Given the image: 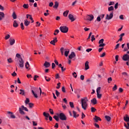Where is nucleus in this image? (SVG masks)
I'll use <instances>...</instances> for the list:
<instances>
[{
	"label": "nucleus",
	"mask_w": 129,
	"mask_h": 129,
	"mask_svg": "<svg viewBox=\"0 0 129 129\" xmlns=\"http://www.w3.org/2000/svg\"><path fill=\"white\" fill-rule=\"evenodd\" d=\"M122 75L123 76V78H124V80H126V79H127V78H128V77H129V75H128V74H127V73H126V72L122 73Z\"/></svg>",
	"instance_id": "obj_9"
},
{
	"label": "nucleus",
	"mask_w": 129,
	"mask_h": 129,
	"mask_svg": "<svg viewBox=\"0 0 129 129\" xmlns=\"http://www.w3.org/2000/svg\"><path fill=\"white\" fill-rule=\"evenodd\" d=\"M95 40V37H94V35H93L91 36V41L93 42Z\"/></svg>",
	"instance_id": "obj_54"
},
{
	"label": "nucleus",
	"mask_w": 129,
	"mask_h": 129,
	"mask_svg": "<svg viewBox=\"0 0 129 129\" xmlns=\"http://www.w3.org/2000/svg\"><path fill=\"white\" fill-rule=\"evenodd\" d=\"M86 52L88 53H89V52H91V51H92V48H88L86 49Z\"/></svg>",
	"instance_id": "obj_56"
},
{
	"label": "nucleus",
	"mask_w": 129,
	"mask_h": 129,
	"mask_svg": "<svg viewBox=\"0 0 129 129\" xmlns=\"http://www.w3.org/2000/svg\"><path fill=\"white\" fill-rule=\"evenodd\" d=\"M7 61L8 63H13V59H12V58H8Z\"/></svg>",
	"instance_id": "obj_46"
},
{
	"label": "nucleus",
	"mask_w": 129,
	"mask_h": 129,
	"mask_svg": "<svg viewBox=\"0 0 129 129\" xmlns=\"http://www.w3.org/2000/svg\"><path fill=\"white\" fill-rule=\"evenodd\" d=\"M76 56V54H75V52H72L71 54L69 56V58L70 59H72L73 58H74V57Z\"/></svg>",
	"instance_id": "obj_15"
},
{
	"label": "nucleus",
	"mask_w": 129,
	"mask_h": 129,
	"mask_svg": "<svg viewBox=\"0 0 129 129\" xmlns=\"http://www.w3.org/2000/svg\"><path fill=\"white\" fill-rule=\"evenodd\" d=\"M16 57H17V58H15L16 59H19L20 58H22V57H21V54H19V53H17L16 54Z\"/></svg>",
	"instance_id": "obj_51"
},
{
	"label": "nucleus",
	"mask_w": 129,
	"mask_h": 129,
	"mask_svg": "<svg viewBox=\"0 0 129 129\" xmlns=\"http://www.w3.org/2000/svg\"><path fill=\"white\" fill-rule=\"evenodd\" d=\"M57 42H58V40H57V37H54V38L53 39V40H52L51 41H50V44H51V45H53V46H55V43H57Z\"/></svg>",
	"instance_id": "obj_10"
},
{
	"label": "nucleus",
	"mask_w": 129,
	"mask_h": 129,
	"mask_svg": "<svg viewBox=\"0 0 129 129\" xmlns=\"http://www.w3.org/2000/svg\"><path fill=\"white\" fill-rule=\"evenodd\" d=\"M105 46V44L103 43H100L99 45V47H104Z\"/></svg>",
	"instance_id": "obj_53"
},
{
	"label": "nucleus",
	"mask_w": 129,
	"mask_h": 129,
	"mask_svg": "<svg viewBox=\"0 0 129 129\" xmlns=\"http://www.w3.org/2000/svg\"><path fill=\"white\" fill-rule=\"evenodd\" d=\"M89 69V62L86 61L85 63V70H88Z\"/></svg>",
	"instance_id": "obj_11"
},
{
	"label": "nucleus",
	"mask_w": 129,
	"mask_h": 129,
	"mask_svg": "<svg viewBox=\"0 0 129 129\" xmlns=\"http://www.w3.org/2000/svg\"><path fill=\"white\" fill-rule=\"evenodd\" d=\"M80 79H81V80H84V76H83V75H81V76H80Z\"/></svg>",
	"instance_id": "obj_64"
},
{
	"label": "nucleus",
	"mask_w": 129,
	"mask_h": 129,
	"mask_svg": "<svg viewBox=\"0 0 129 129\" xmlns=\"http://www.w3.org/2000/svg\"><path fill=\"white\" fill-rule=\"evenodd\" d=\"M58 7H59V3L56 1L54 2V5L53 6V9H57Z\"/></svg>",
	"instance_id": "obj_19"
},
{
	"label": "nucleus",
	"mask_w": 129,
	"mask_h": 129,
	"mask_svg": "<svg viewBox=\"0 0 129 129\" xmlns=\"http://www.w3.org/2000/svg\"><path fill=\"white\" fill-rule=\"evenodd\" d=\"M32 123L33 125H34V126H37V125H38V123H36V122H35L34 121H33Z\"/></svg>",
	"instance_id": "obj_57"
},
{
	"label": "nucleus",
	"mask_w": 129,
	"mask_h": 129,
	"mask_svg": "<svg viewBox=\"0 0 129 129\" xmlns=\"http://www.w3.org/2000/svg\"><path fill=\"white\" fill-rule=\"evenodd\" d=\"M31 91L34 97H35V98H38V95L35 93V92L34 91V90H32Z\"/></svg>",
	"instance_id": "obj_34"
},
{
	"label": "nucleus",
	"mask_w": 129,
	"mask_h": 129,
	"mask_svg": "<svg viewBox=\"0 0 129 129\" xmlns=\"http://www.w3.org/2000/svg\"><path fill=\"white\" fill-rule=\"evenodd\" d=\"M8 114H11V118H16V116L15 115L13 114V112L11 111H8Z\"/></svg>",
	"instance_id": "obj_25"
},
{
	"label": "nucleus",
	"mask_w": 129,
	"mask_h": 129,
	"mask_svg": "<svg viewBox=\"0 0 129 129\" xmlns=\"http://www.w3.org/2000/svg\"><path fill=\"white\" fill-rule=\"evenodd\" d=\"M25 67L26 69H29V67H30V64L29 63V62H26V63H25Z\"/></svg>",
	"instance_id": "obj_32"
},
{
	"label": "nucleus",
	"mask_w": 129,
	"mask_h": 129,
	"mask_svg": "<svg viewBox=\"0 0 129 129\" xmlns=\"http://www.w3.org/2000/svg\"><path fill=\"white\" fill-rule=\"evenodd\" d=\"M97 22H100V21H101V18H100V16H99L97 18Z\"/></svg>",
	"instance_id": "obj_60"
},
{
	"label": "nucleus",
	"mask_w": 129,
	"mask_h": 129,
	"mask_svg": "<svg viewBox=\"0 0 129 129\" xmlns=\"http://www.w3.org/2000/svg\"><path fill=\"white\" fill-rule=\"evenodd\" d=\"M73 75L74 77H75V78H77V74H76V72H74Z\"/></svg>",
	"instance_id": "obj_55"
},
{
	"label": "nucleus",
	"mask_w": 129,
	"mask_h": 129,
	"mask_svg": "<svg viewBox=\"0 0 129 129\" xmlns=\"http://www.w3.org/2000/svg\"><path fill=\"white\" fill-rule=\"evenodd\" d=\"M20 26H21V28L22 29V30H24V23H21V24H20Z\"/></svg>",
	"instance_id": "obj_61"
},
{
	"label": "nucleus",
	"mask_w": 129,
	"mask_h": 129,
	"mask_svg": "<svg viewBox=\"0 0 129 129\" xmlns=\"http://www.w3.org/2000/svg\"><path fill=\"white\" fill-rule=\"evenodd\" d=\"M15 62L16 65H19V67L21 68H23L24 67V64H25V61L23 58H20L19 59H15Z\"/></svg>",
	"instance_id": "obj_2"
},
{
	"label": "nucleus",
	"mask_w": 129,
	"mask_h": 129,
	"mask_svg": "<svg viewBox=\"0 0 129 129\" xmlns=\"http://www.w3.org/2000/svg\"><path fill=\"white\" fill-rule=\"evenodd\" d=\"M10 38H11V35H10V34H7V35L5 37V40H9Z\"/></svg>",
	"instance_id": "obj_37"
},
{
	"label": "nucleus",
	"mask_w": 129,
	"mask_h": 129,
	"mask_svg": "<svg viewBox=\"0 0 129 129\" xmlns=\"http://www.w3.org/2000/svg\"><path fill=\"white\" fill-rule=\"evenodd\" d=\"M94 119L95 121H96V122H98V120L101 121V118L97 116H95V117H94Z\"/></svg>",
	"instance_id": "obj_16"
},
{
	"label": "nucleus",
	"mask_w": 129,
	"mask_h": 129,
	"mask_svg": "<svg viewBox=\"0 0 129 129\" xmlns=\"http://www.w3.org/2000/svg\"><path fill=\"white\" fill-rule=\"evenodd\" d=\"M53 118L55 119L56 121H59V117H58V116L54 115Z\"/></svg>",
	"instance_id": "obj_38"
},
{
	"label": "nucleus",
	"mask_w": 129,
	"mask_h": 129,
	"mask_svg": "<svg viewBox=\"0 0 129 129\" xmlns=\"http://www.w3.org/2000/svg\"><path fill=\"white\" fill-rule=\"evenodd\" d=\"M104 42V39L103 38H102L99 41V44H102Z\"/></svg>",
	"instance_id": "obj_50"
},
{
	"label": "nucleus",
	"mask_w": 129,
	"mask_h": 129,
	"mask_svg": "<svg viewBox=\"0 0 129 129\" xmlns=\"http://www.w3.org/2000/svg\"><path fill=\"white\" fill-rule=\"evenodd\" d=\"M43 115L45 117H49V116H50V114H49V113H46L45 112H43Z\"/></svg>",
	"instance_id": "obj_28"
},
{
	"label": "nucleus",
	"mask_w": 129,
	"mask_h": 129,
	"mask_svg": "<svg viewBox=\"0 0 129 129\" xmlns=\"http://www.w3.org/2000/svg\"><path fill=\"white\" fill-rule=\"evenodd\" d=\"M59 30L60 32H61V33H68V31L69 29L68 28V27H67V26H60L59 27Z\"/></svg>",
	"instance_id": "obj_4"
},
{
	"label": "nucleus",
	"mask_w": 129,
	"mask_h": 129,
	"mask_svg": "<svg viewBox=\"0 0 129 129\" xmlns=\"http://www.w3.org/2000/svg\"><path fill=\"white\" fill-rule=\"evenodd\" d=\"M70 52V49H67V50H66L65 51H64V56H66V57H68V54H69Z\"/></svg>",
	"instance_id": "obj_20"
},
{
	"label": "nucleus",
	"mask_w": 129,
	"mask_h": 129,
	"mask_svg": "<svg viewBox=\"0 0 129 129\" xmlns=\"http://www.w3.org/2000/svg\"><path fill=\"white\" fill-rule=\"evenodd\" d=\"M23 110H25V111H29V110L27 107H25L24 105H22L21 107H19V111L20 114H25V112Z\"/></svg>",
	"instance_id": "obj_3"
},
{
	"label": "nucleus",
	"mask_w": 129,
	"mask_h": 129,
	"mask_svg": "<svg viewBox=\"0 0 129 129\" xmlns=\"http://www.w3.org/2000/svg\"><path fill=\"white\" fill-rule=\"evenodd\" d=\"M118 47H119V43H118L116 45V46H115V50L118 49Z\"/></svg>",
	"instance_id": "obj_58"
},
{
	"label": "nucleus",
	"mask_w": 129,
	"mask_h": 129,
	"mask_svg": "<svg viewBox=\"0 0 129 129\" xmlns=\"http://www.w3.org/2000/svg\"><path fill=\"white\" fill-rule=\"evenodd\" d=\"M81 101L82 104V108L84 110H86V108H87V106H88V104H87L88 99H87V97H86L84 98H82Z\"/></svg>",
	"instance_id": "obj_1"
},
{
	"label": "nucleus",
	"mask_w": 129,
	"mask_h": 129,
	"mask_svg": "<svg viewBox=\"0 0 129 129\" xmlns=\"http://www.w3.org/2000/svg\"><path fill=\"white\" fill-rule=\"evenodd\" d=\"M73 113L74 114V116L73 117L75 118H76V117H78V116H79V114H77V113L76 112V111H73Z\"/></svg>",
	"instance_id": "obj_21"
},
{
	"label": "nucleus",
	"mask_w": 129,
	"mask_h": 129,
	"mask_svg": "<svg viewBox=\"0 0 129 129\" xmlns=\"http://www.w3.org/2000/svg\"><path fill=\"white\" fill-rule=\"evenodd\" d=\"M49 112L51 114H54V112L52 109H49Z\"/></svg>",
	"instance_id": "obj_62"
},
{
	"label": "nucleus",
	"mask_w": 129,
	"mask_h": 129,
	"mask_svg": "<svg viewBox=\"0 0 129 129\" xmlns=\"http://www.w3.org/2000/svg\"><path fill=\"white\" fill-rule=\"evenodd\" d=\"M23 7L24 9H28L29 8V4H24Z\"/></svg>",
	"instance_id": "obj_39"
},
{
	"label": "nucleus",
	"mask_w": 129,
	"mask_h": 129,
	"mask_svg": "<svg viewBox=\"0 0 129 129\" xmlns=\"http://www.w3.org/2000/svg\"><path fill=\"white\" fill-rule=\"evenodd\" d=\"M100 89H101V87H99L96 89V92L97 93H99L100 92Z\"/></svg>",
	"instance_id": "obj_40"
},
{
	"label": "nucleus",
	"mask_w": 129,
	"mask_h": 129,
	"mask_svg": "<svg viewBox=\"0 0 129 129\" xmlns=\"http://www.w3.org/2000/svg\"><path fill=\"white\" fill-rule=\"evenodd\" d=\"M30 21H28V20L26 19L24 20V25L26 27H28L30 25Z\"/></svg>",
	"instance_id": "obj_23"
},
{
	"label": "nucleus",
	"mask_w": 129,
	"mask_h": 129,
	"mask_svg": "<svg viewBox=\"0 0 129 129\" xmlns=\"http://www.w3.org/2000/svg\"><path fill=\"white\" fill-rule=\"evenodd\" d=\"M13 27H14V28H18V27H19V24L16 20H15L13 22Z\"/></svg>",
	"instance_id": "obj_24"
},
{
	"label": "nucleus",
	"mask_w": 129,
	"mask_h": 129,
	"mask_svg": "<svg viewBox=\"0 0 129 129\" xmlns=\"http://www.w3.org/2000/svg\"><path fill=\"white\" fill-rule=\"evenodd\" d=\"M97 96L98 98H101L102 95H101V94L97 93Z\"/></svg>",
	"instance_id": "obj_52"
},
{
	"label": "nucleus",
	"mask_w": 129,
	"mask_h": 129,
	"mask_svg": "<svg viewBox=\"0 0 129 129\" xmlns=\"http://www.w3.org/2000/svg\"><path fill=\"white\" fill-rule=\"evenodd\" d=\"M91 102L93 103V104L95 105L97 104V100H96V98H94L91 100Z\"/></svg>",
	"instance_id": "obj_18"
},
{
	"label": "nucleus",
	"mask_w": 129,
	"mask_h": 129,
	"mask_svg": "<svg viewBox=\"0 0 129 129\" xmlns=\"http://www.w3.org/2000/svg\"><path fill=\"white\" fill-rule=\"evenodd\" d=\"M122 59L123 61H129V55L127 54H124Z\"/></svg>",
	"instance_id": "obj_7"
},
{
	"label": "nucleus",
	"mask_w": 129,
	"mask_h": 129,
	"mask_svg": "<svg viewBox=\"0 0 129 129\" xmlns=\"http://www.w3.org/2000/svg\"><path fill=\"white\" fill-rule=\"evenodd\" d=\"M59 32H60L59 30L56 29L54 31V33H53V35H54V36L57 35V34H59Z\"/></svg>",
	"instance_id": "obj_33"
},
{
	"label": "nucleus",
	"mask_w": 129,
	"mask_h": 129,
	"mask_svg": "<svg viewBox=\"0 0 129 129\" xmlns=\"http://www.w3.org/2000/svg\"><path fill=\"white\" fill-rule=\"evenodd\" d=\"M91 112H95V111H96V109H95L94 107H92L91 108Z\"/></svg>",
	"instance_id": "obj_43"
},
{
	"label": "nucleus",
	"mask_w": 129,
	"mask_h": 129,
	"mask_svg": "<svg viewBox=\"0 0 129 129\" xmlns=\"http://www.w3.org/2000/svg\"><path fill=\"white\" fill-rule=\"evenodd\" d=\"M123 120H124V121H126V122H128L129 116L127 115H126V116L123 117Z\"/></svg>",
	"instance_id": "obj_22"
},
{
	"label": "nucleus",
	"mask_w": 129,
	"mask_h": 129,
	"mask_svg": "<svg viewBox=\"0 0 129 129\" xmlns=\"http://www.w3.org/2000/svg\"><path fill=\"white\" fill-rule=\"evenodd\" d=\"M12 17L14 20H16V19H17V15L15 12L13 13Z\"/></svg>",
	"instance_id": "obj_35"
},
{
	"label": "nucleus",
	"mask_w": 129,
	"mask_h": 129,
	"mask_svg": "<svg viewBox=\"0 0 129 129\" xmlns=\"http://www.w3.org/2000/svg\"><path fill=\"white\" fill-rule=\"evenodd\" d=\"M114 10V8H113V6H110L108 8V12H110L111 11H113Z\"/></svg>",
	"instance_id": "obj_31"
},
{
	"label": "nucleus",
	"mask_w": 129,
	"mask_h": 129,
	"mask_svg": "<svg viewBox=\"0 0 129 129\" xmlns=\"http://www.w3.org/2000/svg\"><path fill=\"white\" fill-rule=\"evenodd\" d=\"M43 66H44L45 68H49V67L51 66V64L48 61H45L44 63L43 64Z\"/></svg>",
	"instance_id": "obj_12"
},
{
	"label": "nucleus",
	"mask_w": 129,
	"mask_h": 129,
	"mask_svg": "<svg viewBox=\"0 0 129 129\" xmlns=\"http://www.w3.org/2000/svg\"><path fill=\"white\" fill-rule=\"evenodd\" d=\"M113 18V12L110 13L109 15L107 14L105 17V20H108L109 21V20H111Z\"/></svg>",
	"instance_id": "obj_5"
},
{
	"label": "nucleus",
	"mask_w": 129,
	"mask_h": 129,
	"mask_svg": "<svg viewBox=\"0 0 129 129\" xmlns=\"http://www.w3.org/2000/svg\"><path fill=\"white\" fill-rule=\"evenodd\" d=\"M4 18H5V13L0 12V21H2Z\"/></svg>",
	"instance_id": "obj_17"
},
{
	"label": "nucleus",
	"mask_w": 129,
	"mask_h": 129,
	"mask_svg": "<svg viewBox=\"0 0 129 129\" xmlns=\"http://www.w3.org/2000/svg\"><path fill=\"white\" fill-rule=\"evenodd\" d=\"M58 116L60 119H61V120H66V119H67V117H66V115H65L63 113H59Z\"/></svg>",
	"instance_id": "obj_6"
},
{
	"label": "nucleus",
	"mask_w": 129,
	"mask_h": 129,
	"mask_svg": "<svg viewBox=\"0 0 129 129\" xmlns=\"http://www.w3.org/2000/svg\"><path fill=\"white\" fill-rule=\"evenodd\" d=\"M69 13V11L68 10L66 11L65 12H63V16H64V17H67Z\"/></svg>",
	"instance_id": "obj_29"
},
{
	"label": "nucleus",
	"mask_w": 129,
	"mask_h": 129,
	"mask_svg": "<svg viewBox=\"0 0 129 129\" xmlns=\"http://www.w3.org/2000/svg\"><path fill=\"white\" fill-rule=\"evenodd\" d=\"M69 19L71 21V22H74L75 21V19H74V16L72 14H69Z\"/></svg>",
	"instance_id": "obj_14"
},
{
	"label": "nucleus",
	"mask_w": 129,
	"mask_h": 129,
	"mask_svg": "<svg viewBox=\"0 0 129 129\" xmlns=\"http://www.w3.org/2000/svg\"><path fill=\"white\" fill-rule=\"evenodd\" d=\"M44 78H45L46 81H47V82H49V81H50L51 80V78H50L49 77H47V76H45Z\"/></svg>",
	"instance_id": "obj_36"
},
{
	"label": "nucleus",
	"mask_w": 129,
	"mask_h": 129,
	"mask_svg": "<svg viewBox=\"0 0 129 129\" xmlns=\"http://www.w3.org/2000/svg\"><path fill=\"white\" fill-rule=\"evenodd\" d=\"M16 41L15 40V39L14 38H10L9 39V42H10V44L11 45V46H13V45H14V44H15Z\"/></svg>",
	"instance_id": "obj_13"
},
{
	"label": "nucleus",
	"mask_w": 129,
	"mask_h": 129,
	"mask_svg": "<svg viewBox=\"0 0 129 129\" xmlns=\"http://www.w3.org/2000/svg\"><path fill=\"white\" fill-rule=\"evenodd\" d=\"M70 105L72 108H74V103L72 102H70Z\"/></svg>",
	"instance_id": "obj_41"
},
{
	"label": "nucleus",
	"mask_w": 129,
	"mask_h": 129,
	"mask_svg": "<svg viewBox=\"0 0 129 129\" xmlns=\"http://www.w3.org/2000/svg\"><path fill=\"white\" fill-rule=\"evenodd\" d=\"M113 91H114L117 89V86L116 85H114V87L112 88Z\"/></svg>",
	"instance_id": "obj_45"
},
{
	"label": "nucleus",
	"mask_w": 129,
	"mask_h": 129,
	"mask_svg": "<svg viewBox=\"0 0 129 129\" xmlns=\"http://www.w3.org/2000/svg\"><path fill=\"white\" fill-rule=\"evenodd\" d=\"M105 118L107 120V121H110V120L111 119V118L109 116L105 115Z\"/></svg>",
	"instance_id": "obj_26"
},
{
	"label": "nucleus",
	"mask_w": 129,
	"mask_h": 129,
	"mask_svg": "<svg viewBox=\"0 0 129 129\" xmlns=\"http://www.w3.org/2000/svg\"><path fill=\"white\" fill-rule=\"evenodd\" d=\"M114 9H115V10H117V9H118V3H116L115 4Z\"/></svg>",
	"instance_id": "obj_42"
},
{
	"label": "nucleus",
	"mask_w": 129,
	"mask_h": 129,
	"mask_svg": "<svg viewBox=\"0 0 129 129\" xmlns=\"http://www.w3.org/2000/svg\"><path fill=\"white\" fill-rule=\"evenodd\" d=\"M60 85H61V83H58L57 84V86L56 87V88L57 89H59L60 88Z\"/></svg>",
	"instance_id": "obj_47"
},
{
	"label": "nucleus",
	"mask_w": 129,
	"mask_h": 129,
	"mask_svg": "<svg viewBox=\"0 0 129 129\" xmlns=\"http://www.w3.org/2000/svg\"><path fill=\"white\" fill-rule=\"evenodd\" d=\"M29 102H30V99H29V98H27L25 101V104H28L29 103Z\"/></svg>",
	"instance_id": "obj_44"
},
{
	"label": "nucleus",
	"mask_w": 129,
	"mask_h": 129,
	"mask_svg": "<svg viewBox=\"0 0 129 129\" xmlns=\"http://www.w3.org/2000/svg\"><path fill=\"white\" fill-rule=\"evenodd\" d=\"M54 127H55V128H58V127H59V124H58V123H55Z\"/></svg>",
	"instance_id": "obj_63"
},
{
	"label": "nucleus",
	"mask_w": 129,
	"mask_h": 129,
	"mask_svg": "<svg viewBox=\"0 0 129 129\" xmlns=\"http://www.w3.org/2000/svg\"><path fill=\"white\" fill-rule=\"evenodd\" d=\"M37 78H39L38 76H37V75L34 76V81H36Z\"/></svg>",
	"instance_id": "obj_59"
},
{
	"label": "nucleus",
	"mask_w": 129,
	"mask_h": 129,
	"mask_svg": "<svg viewBox=\"0 0 129 129\" xmlns=\"http://www.w3.org/2000/svg\"><path fill=\"white\" fill-rule=\"evenodd\" d=\"M94 19V16L93 15H87L86 16V20L87 21H92Z\"/></svg>",
	"instance_id": "obj_8"
},
{
	"label": "nucleus",
	"mask_w": 129,
	"mask_h": 129,
	"mask_svg": "<svg viewBox=\"0 0 129 129\" xmlns=\"http://www.w3.org/2000/svg\"><path fill=\"white\" fill-rule=\"evenodd\" d=\"M28 104H29V107L30 108H32V107H33L34 106V104L33 103H28Z\"/></svg>",
	"instance_id": "obj_49"
},
{
	"label": "nucleus",
	"mask_w": 129,
	"mask_h": 129,
	"mask_svg": "<svg viewBox=\"0 0 129 129\" xmlns=\"http://www.w3.org/2000/svg\"><path fill=\"white\" fill-rule=\"evenodd\" d=\"M60 50L61 55H64V51H66V49H64V47H61Z\"/></svg>",
	"instance_id": "obj_27"
},
{
	"label": "nucleus",
	"mask_w": 129,
	"mask_h": 129,
	"mask_svg": "<svg viewBox=\"0 0 129 129\" xmlns=\"http://www.w3.org/2000/svg\"><path fill=\"white\" fill-rule=\"evenodd\" d=\"M20 92L19 93L21 95H24L25 94V90H24L23 89H20Z\"/></svg>",
	"instance_id": "obj_30"
},
{
	"label": "nucleus",
	"mask_w": 129,
	"mask_h": 129,
	"mask_svg": "<svg viewBox=\"0 0 129 129\" xmlns=\"http://www.w3.org/2000/svg\"><path fill=\"white\" fill-rule=\"evenodd\" d=\"M55 94L56 95V96L58 97V96H59V95H60V92H59L58 91V90H55Z\"/></svg>",
	"instance_id": "obj_48"
}]
</instances>
